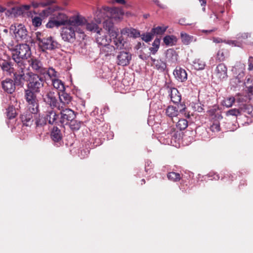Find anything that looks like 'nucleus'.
Instances as JSON below:
<instances>
[{
	"instance_id": "2f4dec72",
	"label": "nucleus",
	"mask_w": 253,
	"mask_h": 253,
	"mask_svg": "<svg viewBox=\"0 0 253 253\" xmlns=\"http://www.w3.org/2000/svg\"><path fill=\"white\" fill-rule=\"evenodd\" d=\"M180 38L182 43L185 45L189 44L194 40V37L182 32L180 33Z\"/></svg>"
},
{
	"instance_id": "72a5a7b5",
	"label": "nucleus",
	"mask_w": 253,
	"mask_h": 253,
	"mask_svg": "<svg viewBox=\"0 0 253 253\" xmlns=\"http://www.w3.org/2000/svg\"><path fill=\"white\" fill-rule=\"evenodd\" d=\"M163 41L166 45L168 46H172L176 43L177 42V39L173 35L166 36L164 38Z\"/></svg>"
},
{
	"instance_id": "f257e3e1",
	"label": "nucleus",
	"mask_w": 253,
	"mask_h": 253,
	"mask_svg": "<svg viewBox=\"0 0 253 253\" xmlns=\"http://www.w3.org/2000/svg\"><path fill=\"white\" fill-rule=\"evenodd\" d=\"M84 21L83 18L76 16L75 14L70 16L69 23L62 29L61 36L62 39L66 42H73L76 38V32L84 39L85 37L84 29L80 27V25Z\"/></svg>"
},
{
	"instance_id": "c85d7f7f",
	"label": "nucleus",
	"mask_w": 253,
	"mask_h": 253,
	"mask_svg": "<svg viewBox=\"0 0 253 253\" xmlns=\"http://www.w3.org/2000/svg\"><path fill=\"white\" fill-rule=\"evenodd\" d=\"M33 114L34 115L35 124L37 127H42L46 125L47 121L45 116L37 114V113Z\"/></svg>"
},
{
	"instance_id": "37998d69",
	"label": "nucleus",
	"mask_w": 253,
	"mask_h": 253,
	"mask_svg": "<svg viewBox=\"0 0 253 253\" xmlns=\"http://www.w3.org/2000/svg\"><path fill=\"white\" fill-rule=\"evenodd\" d=\"M68 125L69 126L71 129L77 130L80 129L81 126V123L80 122L74 119V120L71 121Z\"/></svg>"
},
{
	"instance_id": "a18cd8bd",
	"label": "nucleus",
	"mask_w": 253,
	"mask_h": 253,
	"mask_svg": "<svg viewBox=\"0 0 253 253\" xmlns=\"http://www.w3.org/2000/svg\"><path fill=\"white\" fill-rule=\"evenodd\" d=\"M168 178L171 181H176L180 180V175L178 173L170 172L168 173Z\"/></svg>"
},
{
	"instance_id": "864d4df0",
	"label": "nucleus",
	"mask_w": 253,
	"mask_h": 253,
	"mask_svg": "<svg viewBox=\"0 0 253 253\" xmlns=\"http://www.w3.org/2000/svg\"><path fill=\"white\" fill-rule=\"evenodd\" d=\"M216 59L219 61H222L225 59L224 53L222 50H219L216 54Z\"/></svg>"
},
{
	"instance_id": "58836bf2",
	"label": "nucleus",
	"mask_w": 253,
	"mask_h": 253,
	"mask_svg": "<svg viewBox=\"0 0 253 253\" xmlns=\"http://www.w3.org/2000/svg\"><path fill=\"white\" fill-rule=\"evenodd\" d=\"M160 44V39H156L153 43L152 47L149 48V50L153 54H155L158 50Z\"/></svg>"
},
{
	"instance_id": "b1692460",
	"label": "nucleus",
	"mask_w": 253,
	"mask_h": 253,
	"mask_svg": "<svg viewBox=\"0 0 253 253\" xmlns=\"http://www.w3.org/2000/svg\"><path fill=\"white\" fill-rule=\"evenodd\" d=\"M45 118L48 123L53 125L56 123L58 115L53 110V108H48L45 112Z\"/></svg>"
},
{
	"instance_id": "ddd939ff",
	"label": "nucleus",
	"mask_w": 253,
	"mask_h": 253,
	"mask_svg": "<svg viewBox=\"0 0 253 253\" xmlns=\"http://www.w3.org/2000/svg\"><path fill=\"white\" fill-rule=\"evenodd\" d=\"M185 109V105L183 104L178 105L177 109L175 107L169 106L166 109V114L169 117L173 118V117L177 116L179 112L181 113H183Z\"/></svg>"
},
{
	"instance_id": "9b49d317",
	"label": "nucleus",
	"mask_w": 253,
	"mask_h": 253,
	"mask_svg": "<svg viewBox=\"0 0 253 253\" xmlns=\"http://www.w3.org/2000/svg\"><path fill=\"white\" fill-rule=\"evenodd\" d=\"M60 123L64 126L69 124L70 122L75 118V112L70 109H65L61 111Z\"/></svg>"
},
{
	"instance_id": "9d476101",
	"label": "nucleus",
	"mask_w": 253,
	"mask_h": 253,
	"mask_svg": "<svg viewBox=\"0 0 253 253\" xmlns=\"http://www.w3.org/2000/svg\"><path fill=\"white\" fill-rule=\"evenodd\" d=\"M30 7V5H24L21 6L14 7L6 10L5 14L8 16L16 17L24 15L27 13Z\"/></svg>"
},
{
	"instance_id": "7c9ffc66",
	"label": "nucleus",
	"mask_w": 253,
	"mask_h": 253,
	"mask_svg": "<svg viewBox=\"0 0 253 253\" xmlns=\"http://www.w3.org/2000/svg\"><path fill=\"white\" fill-rule=\"evenodd\" d=\"M192 65L195 70H202L205 68L206 63L201 59L197 58L193 60Z\"/></svg>"
},
{
	"instance_id": "6e6552de",
	"label": "nucleus",
	"mask_w": 253,
	"mask_h": 253,
	"mask_svg": "<svg viewBox=\"0 0 253 253\" xmlns=\"http://www.w3.org/2000/svg\"><path fill=\"white\" fill-rule=\"evenodd\" d=\"M34 92L30 90H25V98L28 104L29 111L32 114L39 112V103Z\"/></svg>"
},
{
	"instance_id": "dca6fc26",
	"label": "nucleus",
	"mask_w": 253,
	"mask_h": 253,
	"mask_svg": "<svg viewBox=\"0 0 253 253\" xmlns=\"http://www.w3.org/2000/svg\"><path fill=\"white\" fill-rule=\"evenodd\" d=\"M107 7H105L102 9H98L94 14V20L98 23L100 24L103 19H105L106 16L109 17L108 9H107Z\"/></svg>"
},
{
	"instance_id": "a878e982",
	"label": "nucleus",
	"mask_w": 253,
	"mask_h": 253,
	"mask_svg": "<svg viewBox=\"0 0 253 253\" xmlns=\"http://www.w3.org/2000/svg\"><path fill=\"white\" fill-rule=\"evenodd\" d=\"M152 61L151 65L160 72L164 71L166 68V64L161 60L155 59L152 57H150Z\"/></svg>"
},
{
	"instance_id": "338daca9",
	"label": "nucleus",
	"mask_w": 253,
	"mask_h": 253,
	"mask_svg": "<svg viewBox=\"0 0 253 253\" xmlns=\"http://www.w3.org/2000/svg\"><path fill=\"white\" fill-rule=\"evenodd\" d=\"M154 2L158 6L164 8L165 5L160 3L159 0H153Z\"/></svg>"
},
{
	"instance_id": "a211bd4d",
	"label": "nucleus",
	"mask_w": 253,
	"mask_h": 253,
	"mask_svg": "<svg viewBox=\"0 0 253 253\" xmlns=\"http://www.w3.org/2000/svg\"><path fill=\"white\" fill-rule=\"evenodd\" d=\"M46 79L49 78L51 81L58 78L59 74L53 67L44 68L43 71H42V74Z\"/></svg>"
},
{
	"instance_id": "774afa93",
	"label": "nucleus",
	"mask_w": 253,
	"mask_h": 253,
	"mask_svg": "<svg viewBox=\"0 0 253 253\" xmlns=\"http://www.w3.org/2000/svg\"><path fill=\"white\" fill-rule=\"evenodd\" d=\"M249 63L253 64V57L252 56H250L248 60Z\"/></svg>"
},
{
	"instance_id": "3c124183",
	"label": "nucleus",
	"mask_w": 253,
	"mask_h": 253,
	"mask_svg": "<svg viewBox=\"0 0 253 253\" xmlns=\"http://www.w3.org/2000/svg\"><path fill=\"white\" fill-rule=\"evenodd\" d=\"M50 3H51L50 1H48L47 2H38L33 1V2H32V6L34 8H37L40 6L45 7V6L49 5Z\"/></svg>"
},
{
	"instance_id": "5fc2aeb1",
	"label": "nucleus",
	"mask_w": 253,
	"mask_h": 253,
	"mask_svg": "<svg viewBox=\"0 0 253 253\" xmlns=\"http://www.w3.org/2000/svg\"><path fill=\"white\" fill-rule=\"evenodd\" d=\"M34 26L39 27L42 24V19L40 17L36 16L32 19Z\"/></svg>"
},
{
	"instance_id": "e2e57ef3",
	"label": "nucleus",
	"mask_w": 253,
	"mask_h": 253,
	"mask_svg": "<svg viewBox=\"0 0 253 253\" xmlns=\"http://www.w3.org/2000/svg\"><path fill=\"white\" fill-rule=\"evenodd\" d=\"M248 36H249L248 34L244 33V34H239V35H237V38L238 40H240V39H247L248 37Z\"/></svg>"
},
{
	"instance_id": "69168bd1",
	"label": "nucleus",
	"mask_w": 253,
	"mask_h": 253,
	"mask_svg": "<svg viewBox=\"0 0 253 253\" xmlns=\"http://www.w3.org/2000/svg\"><path fill=\"white\" fill-rule=\"evenodd\" d=\"M139 57L143 60H145L149 57V56L145 54H140L139 55Z\"/></svg>"
},
{
	"instance_id": "f03ea898",
	"label": "nucleus",
	"mask_w": 253,
	"mask_h": 253,
	"mask_svg": "<svg viewBox=\"0 0 253 253\" xmlns=\"http://www.w3.org/2000/svg\"><path fill=\"white\" fill-rule=\"evenodd\" d=\"M12 53V59L17 64L21 70L17 75L20 79H24V70L25 69V60L30 58L31 55V48L27 44H20L14 47H9Z\"/></svg>"
},
{
	"instance_id": "0eeeda50",
	"label": "nucleus",
	"mask_w": 253,
	"mask_h": 253,
	"mask_svg": "<svg viewBox=\"0 0 253 253\" xmlns=\"http://www.w3.org/2000/svg\"><path fill=\"white\" fill-rule=\"evenodd\" d=\"M43 80L42 78L37 74H31L29 76L28 90L34 92H39L40 89L43 86Z\"/></svg>"
},
{
	"instance_id": "bf43d9fd",
	"label": "nucleus",
	"mask_w": 253,
	"mask_h": 253,
	"mask_svg": "<svg viewBox=\"0 0 253 253\" xmlns=\"http://www.w3.org/2000/svg\"><path fill=\"white\" fill-rule=\"evenodd\" d=\"M130 28H125L121 30V36L126 35L129 37Z\"/></svg>"
},
{
	"instance_id": "13d9d810",
	"label": "nucleus",
	"mask_w": 253,
	"mask_h": 253,
	"mask_svg": "<svg viewBox=\"0 0 253 253\" xmlns=\"http://www.w3.org/2000/svg\"><path fill=\"white\" fill-rule=\"evenodd\" d=\"M209 180H218L219 178V176L218 174L211 172L206 176Z\"/></svg>"
},
{
	"instance_id": "412c9836",
	"label": "nucleus",
	"mask_w": 253,
	"mask_h": 253,
	"mask_svg": "<svg viewBox=\"0 0 253 253\" xmlns=\"http://www.w3.org/2000/svg\"><path fill=\"white\" fill-rule=\"evenodd\" d=\"M43 100L52 108L57 107V100L54 92L49 91L43 97Z\"/></svg>"
},
{
	"instance_id": "5701e85b",
	"label": "nucleus",
	"mask_w": 253,
	"mask_h": 253,
	"mask_svg": "<svg viewBox=\"0 0 253 253\" xmlns=\"http://www.w3.org/2000/svg\"><path fill=\"white\" fill-rule=\"evenodd\" d=\"M111 39L113 40V43L115 46V49H122L124 48L126 42L125 41L122 36L119 35V33H117L116 36L111 37Z\"/></svg>"
},
{
	"instance_id": "1a4fd4ad",
	"label": "nucleus",
	"mask_w": 253,
	"mask_h": 253,
	"mask_svg": "<svg viewBox=\"0 0 253 253\" xmlns=\"http://www.w3.org/2000/svg\"><path fill=\"white\" fill-rule=\"evenodd\" d=\"M180 133L173 130L170 133L166 135L163 143L177 148L180 146Z\"/></svg>"
},
{
	"instance_id": "2eb2a0df",
	"label": "nucleus",
	"mask_w": 253,
	"mask_h": 253,
	"mask_svg": "<svg viewBox=\"0 0 253 253\" xmlns=\"http://www.w3.org/2000/svg\"><path fill=\"white\" fill-rule=\"evenodd\" d=\"M227 69L226 66L223 64H219L216 67L214 75L220 81L225 80L227 78Z\"/></svg>"
},
{
	"instance_id": "c756f323",
	"label": "nucleus",
	"mask_w": 253,
	"mask_h": 253,
	"mask_svg": "<svg viewBox=\"0 0 253 253\" xmlns=\"http://www.w3.org/2000/svg\"><path fill=\"white\" fill-rule=\"evenodd\" d=\"M170 96L171 100L174 103H178L181 101V95L178 90L175 88L171 89Z\"/></svg>"
},
{
	"instance_id": "4c0bfd02",
	"label": "nucleus",
	"mask_w": 253,
	"mask_h": 253,
	"mask_svg": "<svg viewBox=\"0 0 253 253\" xmlns=\"http://www.w3.org/2000/svg\"><path fill=\"white\" fill-rule=\"evenodd\" d=\"M32 118V115L30 114L23 115L21 116V120L23 125L26 126H30L33 122Z\"/></svg>"
},
{
	"instance_id": "4d7b16f0",
	"label": "nucleus",
	"mask_w": 253,
	"mask_h": 253,
	"mask_svg": "<svg viewBox=\"0 0 253 253\" xmlns=\"http://www.w3.org/2000/svg\"><path fill=\"white\" fill-rule=\"evenodd\" d=\"M225 42L227 44H228L232 46H240L241 44L240 42H238L235 40H228L227 41H225Z\"/></svg>"
},
{
	"instance_id": "bb28decb",
	"label": "nucleus",
	"mask_w": 253,
	"mask_h": 253,
	"mask_svg": "<svg viewBox=\"0 0 253 253\" xmlns=\"http://www.w3.org/2000/svg\"><path fill=\"white\" fill-rule=\"evenodd\" d=\"M60 103L64 105H69L72 100V97L68 93L64 91L58 93Z\"/></svg>"
},
{
	"instance_id": "393cba45",
	"label": "nucleus",
	"mask_w": 253,
	"mask_h": 253,
	"mask_svg": "<svg viewBox=\"0 0 253 253\" xmlns=\"http://www.w3.org/2000/svg\"><path fill=\"white\" fill-rule=\"evenodd\" d=\"M3 89L8 93H12L15 90V86L11 79H6L2 83Z\"/></svg>"
},
{
	"instance_id": "6e6d98bb",
	"label": "nucleus",
	"mask_w": 253,
	"mask_h": 253,
	"mask_svg": "<svg viewBox=\"0 0 253 253\" xmlns=\"http://www.w3.org/2000/svg\"><path fill=\"white\" fill-rule=\"evenodd\" d=\"M193 108L196 111L198 112H202L204 110L202 104L199 102L194 103L193 105Z\"/></svg>"
},
{
	"instance_id": "4be33fe9",
	"label": "nucleus",
	"mask_w": 253,
	"mask_h": 253,
	"mask_svg": "<svg viewBox=\"0 0 253 253\" xmlns=\"http://www.w3.org/2000/svg\"><path fill=\"white\" fill-rule=\"evenodd\" d=\"M109 10L110 17L115 20L121 19L123 18L124 13L122 9L117 7H107Z\"/></svg>"
},
{
	"instance_id": "0e129e2a",
	"label": "nucleus",
	"mask_w": 253,
	"mask_h": 253,
	"mask_svg": "<svg viewBox=\"0 0 253 253\" xmlns=\"http://www.w3.org/2000/svg\"><path fill=\"white\" fill-rule=\"evenodd\" d=\"M113 3H117L121 4H125L126 3L125 0H111Z\"/></svg>"
},
{
	"instance_id": "c03bdc74",
	"label": "nucleus",
	"mask_w": 253,
	"mask_h": 253,
	"mask_svg": "<svg viewBox=\"0 0 253 253\" xmlns=\"http://www.w3.org/2000/svg\"><path fill=\"white\" fill-rule=\"evenodd\" d=\"M210 128L213 132L219 131L220 128L219 122L217 120L213 121L211 122Z\"/></svg>"
},
{
	"instance_id": "49530a36",
	"label": "nucleus",
	"mask_w": 253,
	"mask_h": 253,
	"mask_svg": "<svg viewBox=\"0 0 253 253\" xmlns=\"http://www.w3.org/2000/svg\"><path fill=\"white\" fill-rule=\"evenodd\" d=\"M6 114L9 119L14 118L16 116V110L13 106H10L7 109Z\"/></svg>"
},
{
	"instance_id": "680f3d73",
	"label": "nucleus",
	"mask_w": 253,
	"mask_h": 253,
	"mask_svg": "<svg viewBox=\"0 0 253 253\" xmlns=\"http://www.w3.org/2000/svg\"><path fill=\"white\" fill-rule=\"evenodd\" d=\"M253 90V85H251L248 87L249 99H251V97L253 95L252 92Z\"/></svg>"
},
{
	"instance_id": "39448f33",
	"label": "nucleus",
	"mask_w": 253,
	"mask_h": 253,
	"mask_svg": "<svg viewBox=\"0 0 253 253\" xmlns=\"http://www.w3.org/2000/svg\"><path fill=\"white\" fill-rule=\"evenodd\" d=\"M112 42L111 38H108L106 34L102 36H98L96 42L100 46L101 52L108 56L113 53L115 51L114 46L110 44Z\"/></svg>"
},
{
	"instance_id": "a19ab883",
	"label": "nucleus",
	"mask_w": 253,
	"mask_h": 253,
	"mask_svg": "<svg viewBox=\"0 0 253 253\" xmlns=\"http://www.w3.org/2000/svg\"><path fill=\"white\" fill-rule=\"evenodd\" d=\"M55 11V7H48V8L43 10L40 14V15L43 17H46L50 15L53 14Z\"/></svg>"
},
{
	"instance_id": "e433bc0d",
	"label": "nucleus",
	"mask_w": 253,
	"mask_h": 253,
	"mask_svg": "<svg viewBox=\"0 0 253 253\" xmlns=\"http://www.w3.org/2000/svg\"><path fill=\"white\" fill-rule=\"evenodd\" d=\"M188 126V121L185 119H180L176 124V128L180 130H184Z\"/></svg>"
},
{
	"instance_id": "cd10ccee",
	"label": "nucleus",
	"mask_w": 253,
	"mask_h": 253,
	"mask_svg": "<svg viewBox=\"0 0 253 253\" xmlns=\"http://www.w3.org/2000/svg\"><path fill=\"white\" fill-rule=\"evenodd\" d=\"M178 55L176 51L172 49H169L167 50L166 57L168 62L175 63L177 60Z\"/></svg>"
},
{
	"instance_id": "79ce46f5",
	"label": "nucleus",
	"mask_w": 253,
	"mask_h": 253,
	"mask_svg": "<svg viewBox=\"0 0 253 253\" xmlns=\"http://www.w3.org/2000/svg\"><path fill=\"white\" fill-rule=\"evenodd\" d=\"M235 99L233 97H227L224 98L222 101V105L227 108L231 107L233 103L235 102Z\"/></svg>"
},
{
	"instance_id": "f8f14e48",
	"label": "nucleus",
	"mask_w": 253,
	"mask_h": 253,
	"mask_svg": "<svg viewBox=\"0 0 253 253\" xmlns=\"http://www.w3.org/2000/svg\"><path fill=\"white\" fill-rule=\"evenodd\" d=\"M10 30L13 31L14 35L18 40L25 39L27 36V31L24 25L15 24L11 26Z\"/></svg>"
},
{
	"instance_id": "09e8293b",
	"label": "nucleus",
	"mask_w": 253,
	"mask_h": 253,
	"mask_svg": "<svg viewBox=\"0 0 253 253\" xmlns=\"http://www.w3.org/2000/svg\"><path fill=\"white\" fill-rule=\"evenodd\" d=\"M154 36L152 32L146 33L141 35V38L142 40L146 42L151 41L152 39V36Z\"/></svg>"
},
{
	"instance_id": "de8ad7c7",
	"label": "nucleus",
	"mask_w": 253,
	"mask_h": 253,
	"mask_svg": "<svg viewBox=\"0 0 253 253\" xmlns=\"http://www.w3.org/2000/svg\"><path fill=\"white\" fill-rule=\"evenodd\" d=\"M240 111L239 109H230L227 111L226 113V115L227 116H233L237 117L238 115H240Z\"/></svg>"
},
{
	"instance_id": "c9c22d12",
	"label": "nucleus",
	"mask_w": 253,
	"mask_h": 253,
	"mask_svg": "<svg viewBox=\"0 0 253 253\" xmlns=\"http://www.w3.org/2000/svg\"><path fill=\"white\" fill-rule=\"evenodd\" d=\"M168 28V26H158L153 28L151 32L153 35H162L166 32Z\"/></svg>"
},
{
	"instance_id": "423d86ee",
	"label": "nucleus",
	"mask_w": 253,
	"mask_h": 253,
	"mask_svg": "<svg viewBox=\"0 0 253 253\" xmlns=\"http://www.w3.org/2000/svg\"><path fill=\"white\" fill-rule=\"evenodd\" d=\"M76 16H80L81 17L83 18L85 21L83 24H81L80 25V27L83 28V26H85V29L87 31L89 32H94L96 33L95 35V41H96V39L98 36H102L104 34H105V32L102 29V28H100L98 23H94L93 21H88L87 19H86L84 16L81 15L79 13H77L75 14Z\"/></svg>"
},
{
	"instance_id": "603ef678",
	"label": "nucleus",
	"mask_w": 253,
	"mask_h": 253,
	"mask_svg": "<svg viewBox=\"0 0 253 253\" xmlns=\"http://www.w3.org/2000/svg\"><path fill=\"white\" fill-rule=\"evenodd\" d=\"M140 36V32L133 28H130L129 37L137 38Z\"/></svg>"
},
{
	"instance_id": "20e7f679",
	"label": "nucleus",
	"mask_w": 253,
	"mask_h": 253,
	"mask_svg": "<svg viewBox=\"0 0 253 253\" xmlns=\"http://www.w3.org/2000/svg\"><path fill=\"white\" fill-rule=\"evenodd\" d=\"M69 17L63 13L54 11L52 14L48 22L46 24L48 28L59 27L61 25H65L69 23Z\"/></svg>"
},
{
	"instance_id": "6ab92c4d",
	"label": "nucleus",
	"mask_w": 253,
	"mask_h": 253,
	"mask_svg": "<svg viewBox=\"0 0 253 253\" xmlns=\"http://www.w3.org/2000/svg\"><path fill=\"white\" fill-rule=\"evenodd\" d=\"M30 66L35 71L42 74L44 68L42 67V62L35 57H32L28 61Z\"/></svg>"
},
{
	"instance_id": "f704fd0d",
	"label": "nucleus",
	"mask_w": 253,
	"mask_h": 253,
	"mask_svg": "<svg viewBox=\"0 0 253 253\" xmlns=\"http://www.w3.org/2000/svg\"><path fill=\"white\" fill-rule=\"evenodd\" d=\"M52 84L55 88L59 90L61 92L64 91V84L61 80L58 79V78L52 80Z\"/></svg>"
},
{
	"instance_id": "f3484780",
	"label": "nucleus",
	"mask_w": 253,
	"mask_h": 253,
	"mask_svg": "<svg viewBox=\"0 0 253 253\" xmlns=\"http://www.w3.org/2000/svg\"><path fill=\"white\" fill-rule=\"evenodd\" d=\"M103 27L107 31L110 37L116 36L117 33H119L118 30L114 27V24L110 19L106 20L103 22Z\"/></svg>"
},
{
	"instance_id": "8fccbe9b",
	"label": "nucleus",
	"mask_w": 253,
	"mask_h": 253,
	"mask_svg": "<svg viewBox=\"0 0 253 253\" xmlns=\"http://www.w3.org/2000/svg\"><path fill=\"white\" fill-rule=\"evenodd\" d=\"M0 66L3 71L10 73L11 66L10 64L6 61H3L1 64Z\"/></svg>"
},
{
	"instance_id": "ea45409f",
	"label": "nucleus",
	"mask_w": 253,
	"mask_h": 253,
	"mask_svg": "<svg viewBox=\"0 0 253 253\" xmlns=\"http://www.w3.org/2000/svg\"><path fill=\"white\" fill-rule=\"evenodd\" d=\"M241 110L248 114L250 117H253V107L249 104L244 105L240 108Z\"/></svg>"
},
{
	"instance_id": "7ed1b4c3",
	"label": "nucleus",
	"mask_w": 253,
	"mask_h": 253,
	"mask_svg": "<svg viewBox=\"0 0 253 253\" xmlns=\"http://www.w3.org/2000/svg\"><path fill=\"white\" fill-rule=\"evenodd\" d=\"M37 39L39 42V45L42 51L52 50L59 47L58 43L51 36L44 37L43 34L38 32Z\"/></svg>"
},
{
	"instance_id": "052dcab7",
	"label": "nucleus",
	"mask_w": 253,
	"mask_h": 253,
	"mask_svg": "<svg viewBox=\"0 0 253 253\" xmlns=\"http://www.w3.org/2000/svg\"><path fill=\"white\" fill-rule=\"evenodd\" d=\"M186 19L185 18H181L179 20L178 23L182 25H191L192 24H188L186 23Z\"/></svg>"
},
{
	"instance_id": "aec40b11",
	"label": "nucleus",
	"mask_w": 253,
	"mask_h": 253,
	"mask_svg": "<svg viewBox=\"0 0 253 253\" xmlns=\"http://www.w3.org/2000/svg\"><path fill=\"white\" fill-rule=\"evenodd\" d=\"M173 74L175 79L178 81L183 82L187 79V74L186 71L180 67H176L173 71Z\"/></svg>"
},
{
	"instance_id": "4468645a",
	"label": "nucleus",
	"mask_w": 253,
	"mask_h": 253,
	"mask_svg": "<svg viewBox=\"0 0 253 253\" xmlns=\"http://www.w3.org/2000/svg\"><path fill=\"white\" fill-rule=\"evenodd\" d=\"M131 60V54L126 51H121L117 56L118 64L123 66H127Z\"/></svg>"
},
{
	"instance_id": "473e14b6",
	"label": "nucleus",
	"mask_w": 253,
	"mask_h": 253,
	"mask_svg": "<svg viewBox=\"0 0 253 253\" xmlns=\"http://www.w3.org/2000/svg\"><path fill=\"white\" fill-rule=\"evenodd\" d=\"M51 137L53 141L56 142L61 139V131L57 127H53L51 132Z\"/></svg>"
}]
</instances>
